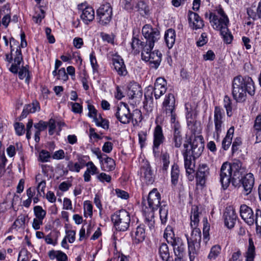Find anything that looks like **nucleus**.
I'll use <instances>...</instances> for the list:
<instances>
[{"instance_id":"obj_1","label":"nucleus","mask_w":261,"mask_h":261,"mask_svg":"<svg viewBox=\"0 0 261 261\" xmlns=\"http://www.w3.org/2000/svg\"><path fill=\"white\" fill-rule=\"evenodd\" d=\"M232 94L237 102H243L246 98L247 93L253 95L255 88L252 79L248 76L239 75L234 77L232 82Z\"/></svg>"},{"instance_id":"obj_2","label":"nucleus","mask_w":261,"mask_h":261,"mask_svg":"<svg viewBox=\"0 0 261 261\" xmlns=\"http://www.w3.org/2000/svg\"><path fill=\"white\" fill-rule=\"evenodd\" d=\"M142 33L146 41H141L136 36H133L132 39L131 46L133 50L137 53L140 52V48L143 47H153L154 43L160 38V32L157 28H153L150 24H145L142 29Z\"/></svg>"},{"instance_id":"obj_3","label":"nucleus","mask_w":261,"mask_h":261,"mask_svg":"<svg viewBox=\"0 0 261 261\" xmlns=\"http://www.w3.org/2000/svg\"><path fill=\"white\" fill-rule=\"evenodd\" d=\"M206 17H208L213 28L216 30H226L229 22V19L222 8H219L215 13L206 12Z\"/></svg>"},{"instance_id":"obj_4","label":"nucleus","mask_w":261,"mask_h":261,"mask_svg":"<svg viewBox=\"0 0 261 261\" xmlns=\"http://www.w3.org/2000/svg\"><path fill=\"white\" fill-rule=\"evenodd\" d=\"M190 234H186L188 244V254L190 261H194L197 252L200 247L201 233L199 228H192Z\"/></svg>"},{"instance_id":"obj_5","label":"nucleus","mask_w":261,"mask_h":261,"mask_svg":"<svg viewBox=\"0 0 261 261\" xmlns=\"http://www.w3.org/2000/svg\"><path fill=\"white\" fill-rule=\"evenodd\" d=\"M240 167H242V163L239 160L234 161L232 164L225 162L222 164L220 171V181L224 190L228 187L231 181L232 169Z\"/></svg>"},{"instance_id":"obj_6","label":"nucleus","mask_w":261,"mask_h":261,"mask_svg":"<svg viewBox=\"0 0 261 261\" xmlns=\"http://www.w3.org/2000/svg\"><path fill=\"white\" fill-rule=\"evenodd\" d=\"M111 220L117 230L124 231L127 230L129 227L130 215L125 210L116 211L112 215Z\"/></svg>"},{"instance_id":"obj_7","label":"nucleus","mask_w":261,"mask_h":261,"mask_svg":"<svg viewBox=\"0 0 261 261\" xmlns=\"http://www.w3.org/2000/svg\"><path fill=\"white\" fill-rule=\"evenodd\" d=\"M113 8L109 3L101 4L96 10V18L99 24L105 26L108 24L112 20Z\"/></svg>"},{"instance_id":"obj_8","label":"nucleus","mask_w":261,"mask_h":261,"mask_svg":"<svg viewBox=\"0 0 261 261\" xmlns=\"http://www.w3.org/2000/svg\"><path fill=\"white\" fill-rule=\"evenodd\" d=\"M153 47H143L140 48L142 59L145 62H149L152 64V67L156 69L160 64L162 60V54L158 50L151 51Z\"/></svg>"},{"instance_id":"obj_9","label":"nucleus","mask_w":261,"mask_h":261,"mask_svg":"<svg viewBox=\"0 0 261 261\" xmlns=\"http://www.w3.org/2000/svg\"><path fill=\"white\" fill-rule=\"evenodd\" d=\"M175 98L172 93H168L165 96L162 104L163 113L166 116L170 117L171 123L176 122V114L175 111Z\"/></svg>"},{"instance_id":"obj_10","label":"nucleus","mask_w":261,"mask_h":261,"mask_svg":"<svg viewBox=\"0 0 261 261\" xmlns=\"http://www.w3.org/2000/svg\"><path fill=\"white\" fill-rule=\"evenodd\" d=\"M161 195L158 192L157 189H153L149 193L147 203L148 207L146 205V203L144 202L143 205L145 206L143 208L144 212H152L156 210L161 204Z\"/></svg>"},{"instance_id":"obj_11","label":"nucleus","mask_w":261,"mask_h":261,"mask_svg":"<svg viewBox=\"0 0 261 261\" xmlns=\"http://www.w3.org/2000/svg\"><path fill=\"white\" fill-rule=\"evenodd\" d=\"M223 110L219 106H216L214 110V122L215 131L214 138L216 141L219 142L220 135L223 128Z\"/></svg>"},{"instance_id":"obj_12","label":"nucleus","mask_w":261,"mask_h":261,"mask_svg":"<svg viewBox=\"0 0 261 261\" xmlns=\"http://www.w3.org/2000/svg\"><path fill=\"white\" fill-rule=\"evenodd\" d=\"M113 109L115 112V116L121 123L127 124L130 122L132 116L126 104L122 102Z\"/></svg>"},{"instance_id":"obj_13","label":"nucleus","mask_w":261,"mask_h":261,"mask_svg":"<svg viewBox=\"0 0 261 261\" xmlns=\"http://www.w3.org/2000/svg\"><path fill=\"white\" fill-rule=\"evenodd\" d=\"M191 146L190 154L194 159L198 158L201 154L204 147L203 137L201 136H195L191 142Z\"/></svg>"},{"instance_id":"obj_14","label":"nucleus","mask_w":261,"mask_h":261,"mask_svg":"<svg viewBox=\"0 0 261 261\" xmlns=\"http://www.w3.org/2000/svg\"><path fill=\"white\" fill-rule=\"evenodd\" d=\"M210 174V168L206 164H200L196 173V184L203 186Z\"/></svg>"},{"instance_id":"obj_15","label":"nucleus","mask_w":261,"mask_h":261,"mask_svg":"<svg viewBox=\"0 0 261 261\" xmlns=\"http://www.w3.org/2000/svg\"><path fill=\"white\" fill-rule=\"evenodd\" d=\"M153 135V141L152 150L153 153L156 155L158 154L160 145L164 143L165 139L161 126L157 125L155 127Z\"/></svg>"},{"instance_id":"obj_16","label":"nucleus","mask_w":261,"mask_h":261,"mask_svg":"<svg viewBox=\"0 0 261 261\" xmlns=\"http://www.w3.org/2000/svg\"><path fill=\"white\" fill-rule=\"evenodd\" d=\"M141 178L147 185L152 184L154 181V175L148 162L144 163L140 168Z\"/></svg>"},{"instance_id":"obj_17","label":"nucleus","mask_w":261,"mask_h":261,"mask_svg":"<svg viewBox=\"0 0 261 261\" xmlns=\"http://www.w3.org/2000/svg\"><path fill=\"white\" fill-rule=\"evenodd\" d=\"M79 9L82 11L81 18L84 23L88 24L95 18V11L92 7L82 4L78 6Z\"/></svg>"},{"instance_id":"obj_18","label":"nucleus","mask_w":261,"mask_h":261,"mask_svg":"<svg viewBox=\"0 0 261 261\" xmlns=\"http://www.w3.org/2000/svg\"><path fill=\"white\" fill-rule=\"evenodd\" d=\"M240 213L242 219L249 225L254 223L255 216L251 208L246 204H242L240 206Z\"/></svg>"},{"instance_id":"obj_19","label":"nucleus","mask_w":261,"mask_h":261,"mask_svg":"<svg viewBox=\"0 0 261 261\" xmlns=\"http://www.w3.org/2000/svg\"><path fill=\"white\" fill-rule=\"evenodd\" d=\"M166 81L162 77H158L156 79L154 84L153 94L156 99L161 97L165 93L167 88Z\"/></svg>"},{"instance_id":"obj_20","label":"nucleus","mask_w":261,"mask_h":261,"mask_svg":"<svg viewBox=\"0 0 261 261\" xmlns=\"http://www.w3.org/2000/svg\"><path fill=\"white\" fill-rule=\"evenodd\" d=\"M188 21L190 27L193 30L200 29L204 26L202 19L197 13L191 11L188 12Z\"/></svg>"},{"instance_id":"obj_21","label":"nucleus","mask_w":261,"mask_h":261,"mask_svg":"<svg viewBox=\"0 0 261 261\" xmlns=\"http://www.w3.org/2000/svg\"><path fill=\"white\" fill-rule=\"evenodd\" d=\"M184 147L185 149L183 152L185 161V167L186 170L187 174L189 176L194 172V165L192 163L191 160V155L190 154V150L188 151V148L189 147V144L185 143L184 144Z\"/></svg>"},{"instance_id":"obj_22","label":"nucleus","mask_w":261,"mask_h":261,"mask_svg":"<svg viewBox=\"0 0 261 261\" xmlns=\"http://www.w3.org/2000/svg\"><path fill=\"white\" fill-rule=\"evenodd\" d=\"M241 184L243 185L244 194L247 195L250 194L254 184V178L253 174L251 173L246 174L243 176Z\"/></svg>"},{"instance_id":"obj_23","label":"nucleus","mask_w":261,"mask_h":261,"mask_svg":"<svg viewBox=\"0 0 261 261\" xmlns=\"http://www.w3.org/2000/svg\"><path fill=\"white\" fill-rule=\"evenodd\" d=\"M113 64L114 69L120 76H125L127 71L124 65L123 59L119 56H115L112 58Z\"/></svg>"},{"instance_id":"obj_24","label":"nucleus","mask_w":261,"mask_h":261,"mask_svg":"<svg viewBox=\"0 0 261 261\" xmlns=\"http://www.w3.org/2000/svg\"><path fill=\"white\" fill-rule=\"evenodd\" d=\"M223 217L225 225L228 228L233 227L237 218V215L234 210L231 207L227 208L224 213Z\"/></svg>"},{"instance_id":"obj_25","label":"nucleus","mask_w":261,"mask_h":261,"mask_svg":"<svg viewBox=\"0 0 261 261\" xmlns=\"http://www.w3.org/2000/svg\"><path fill=\"white\" fill-rule=\"evenodd\" d=\"M173 248L175 256H184L185 254V245L182 240L178 237L170 244Z\"/></svg>"},{"instance_id":"obj_26","label":"nucleus","mask_w":261,"mask_h":261,"mask_svg":"<svg viewBox=\"0 0 261 261\" xmlns=\"http://www.w3.org/2000/svg\"><path fill=\"white\" fill-rule=\"evenodd\" d=\"M173 124V128L174 129L173 141L172 144L173 146L176 148H179L180 147L182 144V137L180 135V125L178 121L171 123Z\"/></svg>"},{"instance_id":"obj_27","label":"nucleus","mask_w":261,"mask_h":261,"mask_svg":"<svg viewBox=\"0 0 261 261\" xmlns=\"http://www.w3.org/2000/svg\"><path fill=\"white\" fill-rule=\"evenodd\" d=\"M146 237L145 226L144 224H140L138 226L135 230L132 233V238L136 244L142 242Z\"/></svg>"},{"instance_id":"obj_28","label":"nucleus","mask_w":261,"mask_h":261,"mask_svg":"<svg viewBox=\"0 0 261 261\" xmlns=\"http://www.w3.org/2000/svg\"><path fill=\"white\" fill-rule=\"evenodd\" d=\"M128 94L131 98H140L142 96V91L141 86L136 83L132 84L128 88Z\"/></svg>"},{"instance_id":"obj_29","label":"nucleus","mask_w":261,"mask_h":261,"mask_svg":"<svg viewBox=\"0 0 261 261\" xmlns=\"http://www.w3.org/2000/svg\"><path fill=\"white\" fill-rule=\"evenodd\" d=\"M253 134L256 136V143L261 142V113L258 114L253 125Z\"/></svg>"},{"instance_id":"obj_30","label":"nucleus","mask_w":261,"mask_h":261,"mask_svg":"<svg viewBox=\"0 0 261 261\" xmlns=\"http://www.w3.org/2000/svg\"><path fill=\"white\" fill-rule=\"evenodd\" d=\"M241 170V167L238 168L237 169H232V170L231 182L232 185L235 187L240 186L243 178L242 171Z\"/></svg>"},{"instance_id":"obj_31","label":"nucleus","mask_w":261,"mask_h":261,"mask_svg":"<svg viewBox=\"0 0 261 261\" xmlns=\"http://www.w3.org/2000/svg\"><path fill=\"white\" fill-rule=\"evenodd\" d=\"M15 53L16 56L14 58V63L12 64L10 68V70L14 73H17L20 64L23 60L20 48L16 49Z\"/></svg>"},{"instance_id":"obj_32","label":"nucleus","mask_w":261,"mask_h":261,"mask_svg":"<svg viewBox=\"0 0 261 261\" xmlns=\"http://www.w3.org/2000/svg\"><path fill=\"white\" fill-rule=\"evenodd\" d=\"M175 32L172 29L167 30L165 33L164 39L167 46L171 48L173 46L175 41Z\"/></svg>"},{"instance_id":"obj_33","label":"nucleus","mask_w":261,"mask_h":261,"mask_svg":"<svg viewBox=\"0 0 261 261\" xmlns=\"http://www.w3.org/2000/svg\"><path fill=\"white\" fill-rule=\"evenodd\" d=\"M135 9L142 16L148 15L150 10L148 5L143 1H138L135 6Z\"/></svg>"},{"instance_id":"obj_34","label":"nucleus","mask_w":261,"mask_h":261,"mask_svg":"<svg viewBox=\"0 0 261 261\" xmlns=\"http://www.w3.org/2000/svg\"><path fill=\"white\" fill-rule=\"evenodd\" d=\"M233 133L234 127L232 126L228 130L225 137L222 141V146L223 149L227 150L230 146L232 142Z\"/></svg>"},{"instance_id":"obj_35","label":"nucleus","mask_w":261,"mask_h":261,"mask_svg":"<svg viewBox=\"0 0 261 261\" xmlns=\"http://www.w3.org/2000/svg\"><path fill=\"white\" fill-rule=\"evenodd\" d=\"M48 254L50 259L56 258L58 261H67V255L61 251L51 250Z\"/></svg>"},{"instance_id":"obj_36","label":"nucleus","mask_w":261,"mask_h":261,"mask_svg":"<svg viewBox=\"0 0 261 261\" xmlns=\"http://www.w3.org/2000/svg\"><path fill=\"white\" fill-rule=\"evenodd\" d=\"M255 255V247L254 245L253 241L252 238H249V245L245 255L246 260L253 261Z\"/></svg>"},{"instance_id":"obj_37","label":"nucleus","mask_w":261,"mask_h":261,"mask_svg":"<svg viewBox=\"0 0 261 261\" xmlns=\"http://www.w3.org/2000/svg\"><path fill=\"white\" fill-rule=\"evenodd\" d=\"M199 215L198 208L197 206H193L191 210V226L192 228L197 227L199 223Z\"/></svg>"},{"instance_id":"obj_38","label":"nucleus","mask_w":261,"mask_h":261,"mask_svg":"<svg viewBox=\"0 0 261 261\" xmlns=\"http://www.w3.org/2000/svg\"><path fill=\"white\" fill-rule=\"evenodd\" d=\"M180 176V170L178 165L174 163L171 168V177L172 184L175 186L178 182Z\"/></svg>"},{"instance_id":"obj_39","label":"nucleus","mask_w":261,"mask_h":261,"mask_svg":"<svg viewBox=\"0 0 261 261\" xmlns=\"http://www.w3.org/2000/svg\"><path fill=\"white\" fill-rule=\"evenodd\" d=\"M159 254L163 260L169 261L170 252L168 246L166 243H162L160 245Z\"/></svg>"},{"instance_id":"obj_40","label":"nucleus","mask_w":261,"mask_h":261,"mask_svg":"<svg viewBox=\"0 0 261 261\" xmlns=\"http://www.w3.org/2000/svg\"><path fill=\"white\" fill-rule=\"evenodd\" d=\"M164 238L168 244H171L174 241V239L177 238L178 237L175 236L172 227L168 226L164 231Z\"/></svg>"},{"instance_id":"obj_41","label":"nucleus","mask_w":261,"mask_h":261,"mask_svg":"<svg viewBox=\"0 0 261 261\" xmlns=\"http://www.w3.org/2000/svg\"><path fill=\"white\" fill-rule=\"evenodd\" d=\"M59 232H51L46 236H45L44 240L46 244L55 245L57 243V239L59 236Z\"/></svg>"},{"instance_id":"obj_42","label":"nucleus","mask_w":261,"mask_h":261,"mask_svg":"<svg viewBox=\"0 0 261 261\" xmlns=\"http://www.w3.org/2000/svg\"><path fill=\"white\" fill-rule=\"evenodd\" d=\"M106 158L103 159V163H102L105 170L112 171L115 169V162L111 158H109L106 155Z\"/></svg>"},{"instance_id":"obj_43","label":"nucleus","mask_w":261,"mask_h":261,"mask_svg":"<svg viewBox=\"0 0 261 261\" xmlns=\"http://www.w3.org/2000/svg\"><path fill=\"white\" fill-rule=\"evenodd\" d=\"M223 102L227 116L231 117L232 115V106L231 99L228 96L225 95L224 97Z\"/></svg>"},{"instance_id":"obj_44","label":"nucleus","mask_w":261,"mask_h":261,"mask_svg":"<svg viewBox=\"0 0 261 261\" xmlns=\"http://www.w3.org/2000/svg\"><path fill=\"white\" fill-rule=\"evenodd\" d=\"M84 166V164L82 160H81L80 163L76 162L75 163L72 161H70L67 165V168L70 171L76 172H79Z\"/></svg>"},{"instance_id":"obj_45","label":"nucleus","mask_w":261,"mask_h":261,"mask_svg":"<svg viewBox=\"0 0 261 261\" xmlns=\"http://www.w3.org/2000/svg\"><path fill=\"white\" fill-rule=\"evenodd\" d=\"M221 248L219 245L213 246L210 250L207 258L210 259H215L220 254Z\"/></svg>"},{"instance_id":"obj_46","label":"nucleus","mask_w":261,"mask_h":261,"mask_svg":"<svg viewBox=\"0 0 261 261\" xmlns=\"http://www.w3.org/2000/svg\"><path fill=\"white\" fill-rule=\"evenodd\" d=\"M97 126H100L105 129H108L109 128V122L108 120L103 118L100 115L94 120Z\"/></svg>"},{"instance_id":"obj_47","label":"nucleus","mask_w":261,"mask_h":261,"mask_svg":"<svg viewBox=\"0 0 261 261\" xmlns=\"http://www.w3.org/2000/svg\"><path fill=\"white\" fill-rule=\"evenodd\" d=\"M254 216V222H255L256 226V233L259 237H261V210L257 209Z\"/></svg>"},{"instance_id":"obj_48","label":"nucleus","mask_w":261,"mask_h":261,"mask_svg":"<svg viewBox=\"0 0 261 261\" xmlns=\"http://www.w3.org/2000/svg\"><path fill=\"white\" fill-rule=\"evenodd\" d=\"M145 213V224L151 229L154 227V220L153 219L154 213L152 212H144Z\"/></svg>"},{"instance_id":"obj_49","label":"nucleus","mask_w":261,"mask_h":261,"mask_svg":"<svg viewBox=\"0 0 261 261\" xmlns=\"http://www.w3.org/2000/svg\"><path fill=\"white\" fill-rule=\"evenodd\" d=\"M169 154L165 152L162 153L161 156V161L163 164L162 169L164 171H167L170 164Z\"/></svg>"},{"instance_id":"obj_50","label":"nucleus","mask_w":261,"mask_h":261,"mask_svg":"<svg viewBox=\"0 0 261 261\" xmlns=\"http://www.w3.org/2000/svg\"><path fill=\"white\" fill-rule=\"evenodd\" d=\"M168 210L167 206L164 204L162 205L160 209V216L162 224H165L167 220Z\"/></svg>"},{"instance_id":"obj_51","label":"nucleus","mask_w":261,"mask_h":261,"mask_svg":"<svg viewBox=\"0 0 261 261\" xmlns=\"http://www.w3.org/2000/svg\"><path fill=\"white\" fill-rule=\"evenodd\" d=\"M84 216L90 218L93 215V206L90 201H86L84 203Z\"/></svg>"},{"instance_id":"obj_52","label":"nucleus","mask_w":261,"mask_h":261,"mask_svg":"<svg viewBox=\"0 0 261 261\" xmlns=\"http://www.w3.org/2000/svg\"><path fill=\"white\" fill-rule=\"evenodd\" d=\"M38 10H36L35 14L33 16V21L36 23H40L45 17V12L41 8H38Z\"/></svg>"},{"instance_id":"obj_53","label":"nucleus","mask_w":261,"mask_h":261,"mask_svg":"<svg viewBox=\"0 0 261 261\" xmlns=\"http://www.w3.org/2000/svg\"><path fill=\"white\" fill-rule=\"evenodd\" d=\"M34 214L35 218L43 220L45 215L46 211L44 210L41 206H35L34 207Z\"/></svg>"},{"instance_id":"obj_54","label":"nucleus","mask_w":261,"mask_h":261,"mask_svg":"<svg viewBox=\"0 0 261 261\" xmlns=\"http://www.w3.org/2000/svg\"><path fill=\"white\" fill-rule=\"evenodd\" d=\"M220 34L223 38L224 41L226 43H230L232 40L233 36L229 31L228 28H226V30H221L220 31Z\"/></svg>"},{"instance_id":"obj_55","label":"nucleus","mask_w":261,"mask_h":261,"mask_svg":"<svg viewBox=\"0 0 261 261\" xmlns=\"http://www.w3.org/2000/svg\"><path fill=\"white\" fill-rule=\"evenodd\" d=\"M18 76L19 79L23 80L25 79V82L29 83L30 75L29 69L27 67H22L18 72Z\"/></svg>"},{"instance_id":"obj_56","label":"nucleus","mask_w":261,"mask_h":261,"mask_svg":"<svg viewBox=\"0 0 261 261\" xmlns=\"http://www.w3.org/2000/svg\"><path fill=\"white\" fill-rule=\"evenodd\" d=\"M90 60L93 72H97L99 66L94 51H92L90 55Z\"/></svg>"},{"instance_id":"obj_57","label":"nucleus","mask_w":261,"mask_h":261,"mask_svg":"<svg viewBox=\"0 0 261 261\" xmlns=\"http://www.w3.org/2000/svg\"><path fill=\"white\" fill-rule=\"evenodd\" d=\"M69 105L71 106L72 111L76 114H81L83 111L82 106L77 102H70Z\"/></svg>"},{"instance_id":"obj_58","label":"nucleus","mask_w":261,"mask_h":261,"mask_svg":"<svg viewBox=\"0 0 261 261\" xmlns=\"http://www.w3.org/2000/svg\"><path fill=\"white\" fill-rule=\"evenodd\" d=\"M27 110L29 111L30 113H34L40 109L39 104L38 102H33L31 104L25 106Z\"/></svg>"},{"instance_id":"obj_59","label":"nucleus","mask_w":261,"mask_h":261,"mask_svg":"<svg viewBox=\"0 0 261 261\" xmlns=\"http://www.w3.org/2000/svg\"><path fill=\"white\" fill-rule=\"evenodd\" d=\"M50 153L45 150H42L39 153V159L42 162H47L50 158Z\"/></svg>"},{"instance_id":"obj_60","label":"nucleus","mask_w":261,"mask_h":261,"mask_svg":"<svg viewBox=\"0 0 261 261\" xmlns=\"http://www.w3.org/2000/svg\"><path fill=\"white\" fill-rule=\"evenodd\" d=\"M14 128L17 135L21 136L25 132L24 125L22 123L16 122L14 124Z\"/></svg>"},{"instance_id":"obj_61","label":"nucleus","mask_w":261,"mask_h":261,"mask_svg":"<svg viewBox=\"0 0 261 261\" xmlns=\"http://www.w3.org/2000/svg\"><path fill=\"white\" fill-rule=\"evenodd\" d=\"M57 79L62 80L63 81H66L68 79V74L66 72L64 68H62L58 70Z\"/></svg>"},{"instance_id":"obj_62","label":"nucleus","mask_w":261,"mask_h":261,"mask_svg":"<svg viewBox=\"0 0 261 261\" xmlns=\"http://www.w3.org/2000/svg\"><path fill=\"white\" fill-rule=\"evenodd\" d=\"M66 238L68 239V242L72 243L75 240L76 231L74 230H68L66 231Z\"/></svg>"},{"instance_id":"obj_63","label":"nucleus","mask_w":261,"mask_h":261,"mask_svg":"<svg viewBox=\"0 0 261 261\" xmlns=\"http://www.w3.org/2000/svg\"><path fill=\"white\" fill-rule=\"evenodd\" d=\"M47 123L49 128L48 134L49 135H53L54 134L56 128V121L55 119L51 118L49 120Z\"/></svg>"},{"instance_id":"obj_64","label":"nucleus","mask_w":261,"mask_h":261,"mask_svg":"<svg viewBox=\"0 0 261 261\" xmlns=\"http://www.w3.org/2000/svg\"><path fill=\"white\" fill-rule=\"evenodd\" d=\"M86 165L87 167V171H89V172L92 174L97 173L98 169L92 162L90 161L88 162Z\"/></svg>"}]
</instances>
